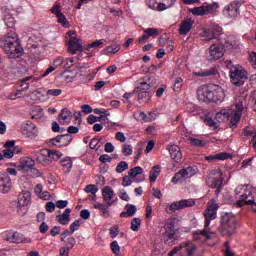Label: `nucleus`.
Segmentation results:
<instances>
[{"mask_svg":"<svg viewBox=\"0 0 256 256\" xmlns=\"http://www.w3.org/2000/svg\"><path fill=\"white\" fill-rule=\"evenodd\" d=\"M197 95L202 103H223L225 101V91L215 84L200 86Z\"/></svg>","mask_w":256,"mask_h":256,"instance_id":"obj_1","label":"nucleus"},{"mask_svg":"<svg viewBox=\"0 0 256 256\" xmlns=\"http://www.w3.org/2000/svg\"><path fill=\"white\" fill-rule=\"evenodd\" d=\"M243 102H237L232 108H223L222 110L218 111L215 115L216 121L218 123H223L225 121H229L230 117V125L235 129L239 122L241 121V117H243Z\"/></svg>","mask_w":256,"mask_h":256,"instance_id":"obj_2","label":"nucleus"},{"mask_svg":"<svg viewBox=\"0 0 256 256\" xmlns=\"http://www.w3.org/2000/svg\"><path fill=\"white\" fill-rule=\"evenodd\" d=\"M0 47L4 49L10 59H19L23 56V48L19 46L15 32L8 33L6 37L2 38Z\"/></svg>","mask_w":256,"mask_h":256,"instance_id":"obj_3","label":"nucleus"},{"mask_svg":"<svg viewBox=\"0 0 256 256\" xmlns=\"http://www.w3.org/2000/svg\"><path fill=\"white\" fill-rule=\"evenodd\" d=\"M256 189L252 185H239L235 188L236 206L255 205Z\"/></svg>","mask_w":256,"mask_h":256,"instance_id":"obj_4","label":"nucleus"},{"mask_svg":"<svg viewBox=\"0 0 256 256\" xmlns=\"http://www.w3.org/2000/svg\"><path fill=\"white\" fill-rule=\"evenodd\" d=\"M227 68L230 70V79L232 85L239 87L243 85V80L247 79V71L241 65H233V62H226Z\"/></svg>","mask_w":256,"mask_h":256,"instance_id":"obj_5","label":"nucleus"},{"mask_svg":"<svg viewBox=\"0 0 256 256\" xmlns=\"http://www.w3.org/2000/svg\"><path fill=\"white\" fill-rule=\"evenodd\" d=\"M175 218H170L164 225V243L165 245H173L175 241H179V230L175 228Z\"/></svg>","mask_w":256,"mask_h":256,"instance_id":"obj_6","label":"nucleus"},{"mask_svg":"<svg viewBox=\"0 0 256 256\" xmlns=\"http://www.w3.org/2000/svg\"><path fill=\"white\" fill-rule=\"evenodd\" d=\"M206 185L210 189H217V193H219V189L223 185V172L221 170H212L206 178Z\"/></svg>","mask_w":256,"mask_h":256,"instance_id":"obj_7","label":"nucleus"},{"mask_svg":"<svg viewBox=\"0 0 256 256\" xmlns=\"http://www.w3.org/2000/svg\"><path fill=\"white\" fill-rule=\"evenodd\" d=\"M194 175H197V167L188 166L186 168L181 169L179 172H177L173 176L172 182L174 184L183 183V181H187V179H191V177H194Z\"/></svg>","mask_w":256,"mask_h":256,"instance_id":"obj_8","label":"nucleus"},{"mask_svg":"<svg viewBox=\"0 0 256 256\" xmlns=\"http://www.w3.org/2000/svg\"><path fill=\"white\" fill-rule=\"evenodd\" d=\"M219 9V3L213 2L212 4H209L205 2L202 6L194 7L190 10V13L192 15H195L196 17H203V15H209L211 13H215Z\"/></svg>","mask_w":256,"mask_h":256,"instance_id":"obj_9","label":"nucleus"},{"mask_svg":"<svg viewBox=\"0 0 256 256\" xmlns=\"http://www.w3.org/2000/svg\"><path fill=\"white\" fill-rule=\"evenodd\" d=\"M219 210V205L215 201V199H212L208 203L207 209L204 211V217H205V227H209L211 225V222L215 219H217V211Z\"/></svg>","mask_w":256,"mask_h":256,"instance_id":"obj_10","label":"nucleus"},{"mask_svg":"<svg viewBox=\"0 0 256 256\" xmlns=\"http://www.w3.org/2000/svg\"><path fill=\"white\" fill-rule=\"evenodd\" d=\"M68 51L71 55H75V53L79 51H83V45L81 44V40L77 38V34L75 31L68 32Z\"/></svg>","mask_w":256,"mask_h":256,"instance_id":"obj_11","label":"nucleus"},{"mask_svg":"<svg viewBox=\"0 0 256 256\" xmlns=\"http://www.w3.org/2000/svg\"><path fill=\"white\" fill-rule=\"evenodd\" d=\"M223 33V28L217 24H211L209 29H204L202 32V36L205 37L206 41H211L212 39H216L219 41V35Z\"/></svg>","mask_w":256,"mask_h":256,"instance_id":"obj_12","label":"nucleus"},{"mask_svg":"<svg viewBox=\"0 0 256 256\" xmlns=\"http://www.w3.org/2000/svg\"><path fill=\"white\" fill-rule=\"evenodd\" d=\"M195 205V199H183L170 204L168 213H175V211H181V209H187V207H193Z\"/></svg>","mask_w":256,"mask_h":256,"instance_id":"obj_13","label":"nucleus"},{"mask_svg":"<svg viewBox=\"0 0 256 256\" xmlns=\"http://www.w3.org/2000/svg\"><path fill=\"white\" fill-rule=\"evenodd\" d=\"M220 223L223 225L224 230L228 229V235H233V233H235V217L232 213H225L222 215Z\"/></svg>","mask_w":256,"mask_h":256,"instance_id":"obj_14","label":"nucleus"},{"mask_svg":"<svg viewBox=\"0 0 256 256\" xmlns=\"http://www.w3.org/2000/svg\"><path fill=\"white\" fill-rule=\"evenodd\" d=\"M241 8V4L237 1L230 3V5L225 6L223 10L224 17L227 19H235V17H239V9Z\"/></svg>","mask_w":256,"mask_h":256,"instance_id":"obj_15","label":"nucleus"},{"mask_svg":"<svg viewBox=\"0 0 256 256\" xmlns=\"http://www.w3.org/2000/svg\"><path fill=\"white\" fill-rule=\"evenodd\" d=\"M209 61H217L225 55V48L221 44H212L209 48Z\"/></svg>","mask_w":256,"mask_h":256,"instance_id":"obj_16","label":"nucleus"},{"mask_svg":"<svg viewBox=\"0 0 256 256\" xmlns=\"http://www.w3.org/2000/svg\"><path fill=\"white\" fill-rule=\"evenodd\" d=\"M13 187L11 176L7 173H0V193H9Z\"/></svg>","mask_w":256,"mask_h":256,"instance_id":"obj_17","label":"nucleus"},{"mask_svg":"<svg viewBox=\"0 0 256 256\" xmlns=\"http://www.w3.org/2000/svg\"><path fill=\"white\" fill-rule=\"evenodd\" d=\"M102 197L107 203L108 207H113V205H117V199L112 200L115 197V191L110 186H105L102 189Z\"/></svg>","mask_w":256,"mask_h":256,"instance_id":"obj_18","label":"nucleus"},{"mask_svg":"<svg viewBox=\"0 0 256 256\" xmlns=\"http://www.w3.org/2000/svg\"><path fill=\"white\" fill-rule=\"evenodd\" d=\"M32 167H35V160L30 157H24L20 159L18 171H22V173H29Z\"/></svg>","mask_w":256,"mask_h":256,"instance_id":"obj_19","label":"nucleus"},{"mask_svg":"<svg viewBox=\"0 0 256 256\" xmlns=\"http://www.w3.org/2000/svg\"><path fill=\"white\" fill-rule=\"evenodd\" d=\"M71 235L73 234H71L69 230H65L60 234V241H62V243L66 245L67 249H73L77 243V240L75 239V237H71Z\"/></svg>","mask_w":256,"mask_h":256,"instance_id":"obj_20","label":"nucleus"},{"mask_svg":"<svg viewBox=\"0 0 256 256\" xmlns=\"http://www.w3.org/2000/svg\"><path fill=\"white\" fill-rule=\"evenodd\" d=\"M6 241H11V243H15L16 245H19L21 243L27 245L29 243H33V240L31 238L25 237V235L14 232L11 236V238H6Z\"/></svg>","mask_w":256,"mask_h":256,"instance_id":"obj_21","label":"nucleus"},{"mask_svg":"<svg viewBox=\"0 0 256 256\" xmlns=\"http://www.w3.org/2000/svg\"><path fill=\"white\" fill-rule=\"evenodd\" d=\"M201 237H205L204 241H209V239H211V230L209 229V227L204 226L203 230H196L193 233L194 241H201Z\"/></svg>","mask_w":256,"mask_h":256,"instance_id":"obj_22","label":"nucleus"},{"mask_svg":"<svg viewBox=\"0 0 256 256\" xmlns=\"http://www.w3.org/2000/svg\"><path fill=\"white\" fill-rule=\"evenodd\" d=\"M193 25H195V21L193 19H186L183 20L180 23V28H179V33L180 35H187V33H189V31H191V29H193Z\"/></svg>","mask_w":256,"mask_h":256,"instance_id":"obj_23","label":"nucleus"},{"mask_svg":"<svg viewBox=\"0 0 256 256\" xmlns=\"http://www.w3.org/2000/svg\"><path fill=\"white\" fill-rule=\"evenodd\" d=\"M168 151L173 161H176V163H179V161H181V157H183V155L181 154V148H179L177 145H170L168 146Z\"/></svg>","mask_w":256,"mask_h":256,"instance_id":"obj_24","label":"nucleus"},{"mask_svg":"<svg viewBox=\"0 0 256 256\" xmlns=\"http://www.w3.org/2000/svg\"><path fill=\"white\" fill-rule=\"evenodd\" d=\"M49 159V149L40 150V152L37 155V161L40 163V165L47 167V165H50Z\"/></svg>","mask_w":256,"mask_h":256,"instance_id":"obj_25","label":"nucleus"},{"mask_svg":"<svg viewBox=\"0 0 256 256\" xmlns=\"http://www.w3.org/2000/svg\"><path fill=\"white\" fill-rule=\"evenodd\" d=\"M56 219L60 225H69L71 221V208H66L63 214H58Z\"/></svg>","mask_w":256,"mask_h":256,"instance_id":"obj_26","label":"nucleus"},{"mask_svg":"<svg viewBox=\"0 0 256 256\" xmlns=\"http://www.w3.org/2000/svg\"><path fill=\"white\" fill-rule=\"evenodd\" d=\"M159 30L157 28H148L144 30L142 37L138 39V43H145L149 37H157Z\"/></svg>","mask_w":256,"mask_h":256,"instance_id":"obj_27","label":"nucleus"},{"mask_svg":"<svg viewBox=\"0 0 256 256\" xmlns=\"http://www.w3.org/2000/svg\"><path fill=\"white\" fill-rule=\"evenodd\" d=\"M126 211L120 213V217L123 218H129L133 217L137 213V206L133 204H127L125 206Z\"/></svg>","mask_w":256,"mask_h":256,"instance_id":"obj_28","label":"nucleus"},{"mask_svg":"<svg viewBox=\"0 0 256 256\" xmlns=\"http://www.w3.org/2000/svg\"><path fill=\"white\" fill-rule=\"evenodd\" d=\"M146 5L153 11H165L167 9L165 4L158 3L157 0H146Z\"/></svg>","mask_w":256,"mask_h":256,"instance_id":"obj_29","label":"nucleus"},{"mask_svg":"<svg viewBox=\"0 0 256 256\" xmlns=\"http://www.w3.org/2000/svg\"><path fill=\"white\" fill-rule=\"evenodd\" d=\"M154 85L155 82H152L151 79H148V81L140 80V84L134 89V92L148 91Z\"/></svg>","mask_w":256,"mask_h":256,"instance_id":"obj_30","label":"nucleus"},{"mask_svg":"<svg viewBox=\"0 0 256 256\" xmlns=\"http://www.w3.org/2000/svg\"><path fill=\"white\" fill-rule=\"evenodd\" d=\"M23 134L26 135L28 139H35V137H37V126H35V124L27 125Z\"/></svg>","mask_w":256,"mask_h":256,"instance_id":"obj_31","label":"nucleus"},{"mask_svg":"<svg viewBox=\"0 0 256 256\" xmlns=\"http://www.w3.org/2000/svg\"><path fill=\"white\" fill-rule=\"evenodd\" d=\"M58 119L61 125H67V123H71V111H69V109L67 108L62 109V112Z\"/></svg>","mask_w":256,"mask_h":256,"instance_id":"obj_32","label":"nucleus"},{"mask_svg":"<svg viewBox=\"0 0 256 256\" xmlns=\"http://www.w3.org/2000/svg\"><path fill=\"white\" fill-rule=\"evenodd\" d=\"M60 165L63 168L64 173H71V169H73V160L71 157H65L60 161Z\"/></svg>","mask_w":256,"mask_h":256,"instance_id":"obj_33","label":"nucleus"},{"mask_svg":"<svg viewBox=\"0 0 256 256\" xmlns=\"http://www.w3.org/2000/svg\"><path fill=\"white\" fill-rule=\"evenodd\" d=\"M159 175H161V166L159 165L153 166L149 176L151 185H153V183L157 181V177H159Z\"/></svg>","mask_w":256,"mask_h":256,"instance_id":"obj_34","label":"nucleus"},{"mask_svg":"<svg viewBox=\"0 0 256 256\" xmlns=\"http://www.w3.org/2000/svg\"><path fill=\"white\" fill-rule=\"evenodd\" d=\"M217 73H219V71H217L216 68H211L209 70L193 72V75H195V77H211V75H217Z\"/></svg>","mask_w":256,"mask_h":256,"instance_id":"obj_35","label":"nucleus"},{"mask_svg":"<svg viewBox=\"0 0 256 256\" xmlns=\"http://www.w3.org/2000/svg\"><path fill=\"white\" fill-rule=\"evenodd\" d=\"M109 207L110 206L107 205V203L106 204H104V203L94 204V209H99L102 217H105V218L109 217Z\"/></svg>","mask_w":256,"mask_h":256,"instance_id":"obj_36","label":"nucleus"},{"mask_svg":"<svg viewBox=\"0 0 256 256\" xmlns=\"http://www.w3.org/2000/svg\"><path fill=\"white\" fill-rule=\"evenodd\" d=\"M29 201H31V193L24 192L18 199L19 207H25V205H29Z\"/></svg>","mask_w":256,"mask_h":256,"instance_id":"obj_37","label":"nucleus"},{"mask_svg":"<svg viewBox=\"0 0 256 256\" xmlns=\"http://www.w3.org/2000/svg\"><path fill=\"white\" fill-rule=\"evenodd\" d=\"M48 157L50 160V164L53 163V161H59V159H61V157H63V153H61V151L58 150H49L48 149Z\"/></svg>","mask_w":256,"mask_h":256,"instance_id":"obj_38","label":"nucleus"},{"mask_svg":"<svg viewBox=\"0 0 256 256\" xmlns=\"http://www.w3.org/2000/svg\"><path fill=\"white\" fill-rule=\"evenodd\" d=\"M130 179H135L138 175H143V169L140 166H136L128 171Z\"/></svg>","mask_w":256,"mask_h":256,"instance_id":"obj_39","label":"nucleus"},{"mask_svg":"<svg viewBox=\"0 0 256 256\" xmlns=\"http://www.w3.org/2000/svg\"><path fill=\"white\" fill-rule=\"evenodd\" d=\"M32 119H41L44 115L43 108L41 106H35L31 112Z\"/></svg>","mask_w":256,"mask_h":256,"instance_id":"obj_40","label":"nucleus"},{"mask_svg":"<svg viewBox=\"0 0 256 256\" xmlns=\"http://www.w3.org/2000/svg\"><path fill=\"white\" fill-rule=\"evenodd\" d=\"M4 23L9 29L15 27V18L11 14H4Z\"/></svg>","mask_w":256,"mask_h":256,"instance_id":"obj_41","label":"nucleus"},{"mask_svg":"<svg viewBox=\"0 0 256 256\" xmlns=\"http://www.w3.org/2000/svg\"><path fill=\"white\" fill-rule=\"evenodd\" d=\"M136 93H138V99L139 101H142V103H148L149 99H151V93H149V91H140Z\"/></svg>","mask_w":256,"mask_h":256,"instance_id":"obj_42","label":"nucleus"},{"mask_svg":"<svg viewBox=\"0 0 256 256\" xmlns=\"http://www.w3.org/2000/svg\"><path fill=\"white\" fill-rule=\"evenodd\" d=\"M60 147H67L73 141V136L71 134H65L60 136Z\"/></svg>","mask_w":256,"mask_h":256,"instance_id":"obj_43","label":"nucleus"},{"mask_svg":"<svg viewBox=\"0 0 256 256\" xmlns=\"http://www.w3.org/2000/svg\"><path fill=\"white\" fill-rule=\"evenodd\" d=\"M58 23L62 25L65 29H69L71 27V24L69 21H67V18L65 17V14H60V16H57Z\"/></svg>","mask_w":256,"mask_h":256,"instance_id":"obj_44","label":"nucleus"},{"mask_svg":"<svg viewBox=\"0 0 256 256\" xmlns=\"http://www.w3.org/2000/svg\"><path fill=\"white\" fill-rule=\"evenodd\" d=\"M81 223H83V220L77 219L70 225L69 233L73 235L75 231H79V227H81Z\"/></svg>","mask_w":256,"mask_h":256,"instance_id":"obj_45","label":"nucleus"},{"mask_svg":"<svg viewBox=\"0 0 256 256\" xmlns=\"http://www.w3.org/2000/svg\"><path fill=\"white\" fill-rule=\"evenodd\" d=\"M122 153L123 155H125V157L133 155V146H131L130 144H123Z\"/></svg>","mask_w":256,"mask_h":256,"instance_id":"obj_46","label":"nucleus"},{"mask_svg":"<svg viewBox=\"0 0 256 256\" xmlns=\"http://www.w3.org/2000/svg\"><path fill=\"white\" fill-rule=\"evenodd\" d=\"M84 191L86 193H91L94 197H97V192L99 191V188H97L95 184H89L86 185Z\"/></svg>","mask_w":256,"mask_h":256,"instance_id":"obj_47","label":"nucleus"},{"mask_svg":"<svg viewBox=\"0 0 256 256\" xmlns=\"http://www.w3.org/2000/svg\"><path fill=\"white\" fill-rule=\"evenodd\" d=\"M93 113H95V115H100V119H103L104 117H109V115H111V113H109L108 110L104 108H95L93 110Z\"/></svg>","mask_w":256,"mask_h":256,"instance_id":"obj_48","label":"nucleus"},{"mask_svg":"<svg viewBox=\"0 0 256 256\" xmlns=\"http://www.w3.org/2000/svg\"><path fill=\"white\" fill-rule=\"evenodd\" d=\"M127 169H129V163L126 161H121L116 166V173H123L124 171H127Z\"/></svg>","mask_w":256,"mask_h":256,"instance_id":"obj_49","label":"nucleus"},{"mask_svg":"<svg viewBox=\"0 0 256 256\" xmlns=\"http://www.w3.org/2000/svg\"><path fill=\"white\" fill-rule=\"evenodd\" d=\"M110 249L114 255H119V253H121V246H119V243L117 242V240H114L110 244Z\"/></svg>","mask_w":256,"mask_h":256,"instance_id":"obj_50","label":"nucleus"},{"mask_svg":"<svg viewBox=\"0 0 256 256\" xmlns=\"http://www.w3.org/2000/svg\"><path fill=\"white\" fill-rule=\"evenodd\" d=\"M139 227H141V218H133L131 220V227L132 231H139Z\"/></svg>","mask_w":256,"mask_h":256,"instance_id":"obj_51","label":"nucleus"},{"mask_svg":"<svg viewBox=\"0 0 256 256\" xmlns=\"http://www.w3.org/2000/svg\"><path fill=\"white\" fill-rule=\"evenodd\" d=\"M63 93L62 89H49L46 91V97H59Z\"/></svg>","mask_w":256,"mask_h":256,"instance_id":"obj_52","label":"nucleus"},{"mask_svg":"<svg viewBox=\"0 0 256 256\" xmlns=\"http://www.w3.org/2000/svg\"><path fill=\"white\" fill-rule=\"evenodd\" d=\"M121 49V47L119 46H107L105 48V53L106 55H115V53H119V50Z\"/></svg>","mask_w":256,"mask_h":256,"instance_id":"obj_53","label":"nucleus"},{"mask_svg":"<svg viewBox=\"0 0 256 256\" xmlns=\"http://www.w3.org/2000/svg\"><path fill=\"white\" fill-rule=\"evenodd\" d=\"M103 45V40H95L94 42L88 44L86 47V51H90L91 49H97Z\"/></svg>","mask_w":256,"mask_h":256,"instance_id":"obj_54","label":"nucleus"},{"mask_svg":"<svg viewBox=\"0 0 256 256\" xmlns=\"http://www.w3.org/2000/svg\"><path fill=\"white\" fill-rule=\"evenodd\" d=\"M74 63H75V58H64L63 68L71 69Z\"/></svg>","mask_w":256,"mask_h":256,"instance_id":"obj_55","label":"nucleus"},{"mask_svg":"<svg viewBox=\"0 0 256 256\" xmlns=\"http://www.w3.org/2000/svg\"><path fill=\"white\" fill-rule=\"evenodd\" d=\"M189 141H190L191 144L194 145L195 147H205V143L203 142V140L190 137V138H189Z\"/></svg>","mask_w":256,"mask_h":256,"instance_id":"obj_56","label":"nucleus"},{"mask_svg":"<svg viewBox=\"0 0 256 256\" xmlns=\"http://www.w3.org/2000/svg\"><path fill=\"white\" fill-rule=\"evenodd\" d=\"M51 13H52L53 15H55L56 17H59L60 15H62L63 12H62V10H61V5H59V4L54 5V6L52 7V9H51Z\"/></svg>","mask_w":256,"mask_h":256,"instance_id":"obj_57","label":"nucleus"},{"mask_svg":"<svg viewBox=\"0 0 256 256\" xmlns=\"http://www.w3.org/2000/svg\"><path fill=\"white\" fill-rule=\"evenodd\" d=\"M181 87H183V78L178 77L174 83V91L178 93V91H181Z\"/></svg>","mask_w":256,"mask_h":256,"instance_id":"obj_58","label":"nucleus"},{"mask_svg":"<svg viewBox=\"0 0 256 256\" xmlns=\"http://www.w3.org/2000/svg\"><path fill=\"white\" fill-rule=\"evenodd\" d=\"M31 79V77H26L25 79H23L19 85V87H21V92L22 91H27V89H29L30 84L28 83V81Z\"/></svg>","mask_w":256,"mask_h":256,"instance_id":"obj_59","label":"nucleus"},{"mask_svg":"<svg viewBox=\"0 0 256 256\" xmlns=\"http://www.w3.org/2000/svg\"><path fill=\"white\" fill-rule=\"evenodd\" d=\"M204 121L206 125H209V127H213L214 129H217V127H219L217 125V122H215V120L209 116H206Z\"/></svg>","mask_w":256,"mask_h":256,"instance_id":"obj_60","label":"nucleus"},{"mask_svg":"<svg viewBox=\"0 0 256 256\" xmlns=\"http://www.w3.org/2000/svg\"><path fill=\"white\" fill-rule=\"evenodd\" d=\"M111 239H115L119 235V226H112L109 229Z\"/></svg>","mask_w":256,"mask_h":256,"instance_id":"obj_61","label":"nucleus"},{"mask_svg":"<svg viewBox=\"0 0 256 256\" xmlns=\"http://www.w3.org/2000/svg\"><path fill=\"white\" fill-rule=\"evenodd\" d=\"M39 199H42L43 201H49L51 199V194L47 191H41L40 194L37 195Z\"/></svg>","mask_w":256,"mask_h":256,"instance_id":"obj_62","label":"nucleus"},{"mask_svg":"<svg viewBox=\"0 0 256 256\" xmlns=\"http://www.w3.org/2000/svg\"><path fill=\"white\" fill-rule=\"evenodd\" d=\"M116 141H119L120 143H125L127 141V137H125V133L123 132H117L115 135Z\"/></svg>","mask_w":256,"mask_h":256,"instance_id":"obj_63","label":"nucleus"},{"mask_svg":"<svg viewBox=\"0 0 256 256\" xmlns=\"http://www.w3.org/2000/svg\"><path fill=\"white\" fill-rule=\"evenodd\" d=\"M118 196L120 197V199H122V201H130L131 200V198L129 197L127 192L123 189L119 191Z\"/></svg>","mask_w":256,"mask_h":256,"instance_id":"obj_64","label":"nucleus"}]
</instances>
